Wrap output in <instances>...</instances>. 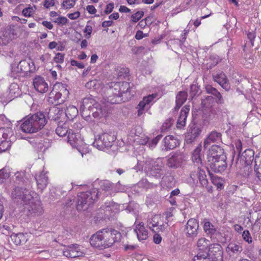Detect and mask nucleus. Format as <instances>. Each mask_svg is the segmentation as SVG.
<instances>
[{"mask_svg": "<svg viewBox=\"0 0 261 261\" xmlns=\"http://www.w3.org/2000/svg\"><path fill=\"white\" fill-rule=\"evenodd\" d=\"M121 233L112 228H105L98 231L90 238V243L92 246L100 249L109 248L115 242L120 241Z\"/></svg>", "mask_w": 261, "mask_h": 261, "instance_id": "nucleus-1", "label": "nucleus"}, {"mask_svg": "<svg viewBox=\"0 0 261 261\" xmlns=\"http://www.w3.org/2000/svg\"><path fill=\"white\" fill-rule=\"evenodd\" d=\"M110 92L107 101L112 104L119 103L128 100L132 96L129 83L127 82H112L110 85Z\"/></svg>", "mask_w": 261, "mask_h": 261, "instance_id": "nucleus-2", "label": "nucleus"}, {"mask_svg": "<svg viewBox=\"0 0 261 261\" xmlns=\"http://www.w3.org/2000/svg\"><path fill=\"white\" fill-rule=\"evenodd\" d=\"M47 123L44 114L38 112L24 119L21 124L22 131L25 133H34L44 127Z\"/></svg>", "mask_w": 261, "mask_h": 261, "instance_id": "nucleus-3", "label": "nucleus"}, {"mask_svg": "<svg viewBox=\"0 0 261 261\" xmlns=\"http://www.w3.org/2000/svg\"><path fill=\"white\" fill-rule=\"evenodd\" d=\"M99 192L96 189H92L86 192L80 193L77 195V209L86 210L93 204L98 197Z\"/></svg>", "mask_w": 261, "mask_h": 261, "instance_id": "nucleus-4", "label": "nucleus"}, {"mask_svg": "<svg viewBox=\"0 0 261 261\" xmlns=\"http://www.w3.org/2000/svg\"><path fill=\"white\" fill-rule=\"evenodd\" d=\"M68 94L69 91L65 85L62 83L56 84L49 94L48 101L55 105H59L64 102Z\"/></svg>", "mask_w": 261, "mask_h": 261, "instance_id": "nucleus-5", "label": "nucleus"}, {"mask_svg": "<svg viewBox=\"0 0 261 261\" xmlns=\"http://www.w3.org/2000/svg\"><path fill=\"white\" fill-rule=\"evenodd\" d=\"M33 194L34 193L32 194L27 187L18 186L13 189L11 197L13 199L17 200V202L21 200V202H22L24 204H28L32 200Z\"/></svg>", "mask_w": 261, "mask_h": 261, "instance_id": "nucleus-6", "label": "nucleus"}, {"mask_svg": "<svg viewBox=\"0 0 261 261\" xmlns=\"http://www.w3.org/2000/svg\"><path fill=\"white\" fill-rule=\"evenodd\" d=\"M221 248L218 244H210L206 252L198 253L194 257L193 261H217L216 253L220 251Z\"/></svg>", "mask_w": 261, "mask_h": 261, "instance_id": "nucleus-7", "label": "nucleus"}, {"mask_svg": "<svg viewBox=\"0 0 261 261\" xmlns=\"http://www.w3.org/2000/svg\"><path fill=\"white\" fill-rule=\"evenodd\" d=\"M115 139L114 135L111 133H102L95 138L93 145L99 150H103L111 147Z\"/></svg>", "mask_w": 261, "mask_h": 261, "instance_id": "nucleus-8", "label": "nucleus"}, {"mask_svg": "<svg viewBox=\"0 0 261 261\" xmlns=\"http://www.w3.org/2000/svg\"><path fill=\"white\" fill-rule=\"evenodd\" d=\"M214 98L211 96H206L201 99V105L204 109L202 117L204 121H208L213 119L216 115V110L213 108Z\"/></svg>", "mask_w": 261, "mask_h": 261, "instance_id": "nucleus-9", "label": "nucleus"}, {"mask_svg": "<svg viewBox=\"0 0 261 261\" xmlns=\"http://www.w3.org/2000/svg\"><path fill=\"white\" fill-rule=\"evenodd\" d=\"M97 100L92 96L86 97L83 99L80 111L82 116L87 121H93L90 116V110L95 106H98Z\"/></svg>", "mask_w": 261, "mask_h": 261, "instance_id": "nucleus-10", "label": "nucleus"}, {"mask_svg": "<svg viewBox=\"0 0 261 261\" xmlns=\"http://www.w3.org/2000/svg\"><path fill=\"white\" fill-rule=\"evenodd\" d=\"M243 251V247L240 243H229L226 248V252L229 258L232 260L237 259Z\"/></svg>", "mask_w": 261, "mask_h": 261, "instance_id": "nucleus-11", "label": "nucleus"}, {"mask_svg": "<svg viewBox=\"0 0 261 261\" xmlns=\"http://www.w3.org/2000/svg\"><path fill=\"white\" fill-rule=\"evenodd\" d=\"M35 70L34 63L29 62L26 60H22L19 62L16 67L12 66V71L16 73H28L33 72Z\"/></svg>", "mask_w": 261, "mask_h": 261, "instance_id": "nucleus-12", "label": "nucleus"}, {"mask_svg": "<svg viewBox=\"0 0 261 261\" xmlns=\"http://www.w3.org/2000/svg\"><path fill=\"white\" fill-rule=\"evenodd\" d=\"M202 128L200 125L196 124L191 125L185 136V141L187 143L190 144L194 142L201 134Z\"/></svg>", "mask_w": 261, "mask_h": 261, "instance_id": "nucleus-13", "label": "nucleus"}, {"mask_svg": "<svg viewBox=\"0 0 261 261\" xmlns=\"http://www.w3.org/2000/svg\"><path fill=\"white\" fill-rule=\"evenodd\" d=\"M199 224L198 221L194 219H189L186 226L185 232L188 237L195 238L198 234Z\"/></svg>", "mask_w": 261, "mask_h": 261, "instance_id": "nucleus-14", "label": "nucleus"}, {"mask_svg": "<svg viewBox=\"0 0 261 261\" xmlns=\"http://www.w3.org/2000/svg\"><path fill=\"white\" fill-rule=\"evenodd\" d=\"M226 159H221L213 160H208L210 166L212 170L217 173L223 172L227 168Z\"/></svg>", "mask_w": 261, "mask_h": 261, "instance_id": "nucleus-15", "label": "nucleus"}, {"mask_svg": "<svg viewBox=\"0 0 261 261\" xmlns=\"http://www.w3.org/2000/svg\"><path fill=\"white\" fill-rule=\"evenodd\" d=\"M14 38V30L10 27H7L0 32V45H8Z\"/></svg>", "mask_w": 261, "mask_h": 261, "instance_id": "nucleus-16", "label": "nucleus"}, {"mask_svg": "<svg viewBox=\"0 0 261 261\" xmlns=\"http://www.w3.org/2000/svg\"><path fill=\"white\" fill-rule=\"evenodd\" d=\"M63 255L68 258H75L82 256L84 253L81 251L77 244L68 246L63 250Z\"/></svg>", "mask_w": 261, "mask_h": 261, "instance_id": "nucleus-17", "label": "nucleus"}, {"mask_svg": "<svg viewBox=\"0 0 261 261\" xmlns=\"http://www.w3.org/2000/svg\"><path fill=\"white\" fill-rule=\"evenodd\" d=\"M190 177L195 180L198 178L200 184L203 187H206L208 185V180L206 178L204 168L198 167L196 171L193 172L190 174Z\"/></svg>", "mask_w": 261, "mask_h": 261, "instance_id": "nucleus-18", "label": "nucleus"}, {"mask_svg": "<svg viewBox=\"0 0 261 261\" xmlns=\"http://www.w3.org/2000/svg\"><path fill=\"white\" fill-rule=\"evenodd\" d=\"M226 159L224 149L218 145H213L209 151V160Z\"/></svg>", "mask_w": 261, "mask_h": 261, "instance_id": "nucleus-19", "label": "nucleus"}, {"mask_svg": "<svg viewBox=\"0 0 261 261\" xmlns=\"http://www.w3.org/2000/svg\"><path fill=\"white\" fill-rule=\"evenodd\" d=\"M213 79L218 83L226 91L230 89V85L226 75L223 72L213 75Z\"/></svg>", "mask_w": 261, "mask_h": 261, "instance_id": "nucleus-20", "label": "nucleus"}, {"mask_svg": "<svg viewBox=\"0 0 261 261\" xmlns=\"http://www.w3.org/2000/svg\"><path fill=\"white\" fill-rule=\"evenodd\" d=\"M33 85L38 92L44 93L47 91L48 86L44 79L40 76H36L33 80Z\"/></svg>", "mask_w": 261, "mask_h": 261, "instance_id": "nucleus-21", "label": "nucleus"}, {"mask_svg": "<svg viewBox=\"0 0 261 261\" xmlns=\"http://www.w3.org/2000/svg\"><path fill=\"white\" fill-rule=\"evenodd\" d=\"M100 188L104 191L103 196L112 195L113 193L118 192L119 190L117 188V186L108 180H104L101 182Z\"/></svg>", "mask_w": 261, "mask_h": 261, "instance_id": "nucleus-22", "label": "nucleus"}, {"mask_svg": "<svg viewBox=\"0 0 261 261\" xmlns=\"http://www.w3.org/2000/svg\"><path fill=\"white\" fill-rule=\"evenodd\" d=\"M253 160L255 161L254 151L252 149H246L240 157V162H243L244 166L251 165Z\"/></svg>", "mask_w": 261, "mask_h": 261, "instance_id": "nucleus-23", "label": "nucleus"}, {"mask_svg": "<svg viewBox=\"0 0 261 261\" xmlns=\"http://www.w3.org/2000/svg\"><path fill=\"white\" fill-rule=\"evenodd\" d=\"M183 161L182 155L180 153H175L167 161V165L169 168H177L181 166Z\"/></svg>", "mask_w": 261, "mask_h": 261, "instance_id": "nucleus-24", "label": "nucleus"}, {"mask_svg": "<svg viewBox=\"0 0 261 261\" xmlns=\"http://www.w3.org/2000/svg\"><path fill=\"white\" fill-rule=\"evenodd\" d=\"M163 144L165 149L168 150L174 149L179 145V143L178 140L174 136L169 135L164 139Z\"/></svg>", "mask_w": 261, "mask_h": 261, "instance_id": "nucleus-25", "label": "nucleus"}, {"mask_svg": "<svg viewBox=\"0 0 261 261\" xmlns=\"http://www.w3.org/2000/svg\"><path fill=\"white\" fill-rule=\"evenodd\" d=\"M29 237V234L28 233H12L11 239L16 245H21L27 242Z\"/></svg>", "mask_w": 261, "mask_h": 261, "instance_id": "nucleus-26", "label": "nucleus"}, {"mask_svg": "<svg viewBox=\"0 0 261 261\" xmlns=\"http://www.w3.org/2000/svg\"><path fill=\"white\" fill-rule=\"evenodd\" d=\"M190 111V106L186 105L180 111V115L177 121V127L181 128L186 124L187 116Z\"/></svg>", "mask_w": 261, "mask_h": 261, "instance_id": "nucleus-27", "label": "nucleus"}, {"mask_svg": "<svg viewBox=\"0 0 261 261\" xmlns=\"http://www.w3.org/2000/svg\"><path fill=\"white\" fill-rule=\"evenodd\" d=\"M107 114V110L102 107L99 103L98 106H95L90 110V116L96 119H100L103 116H106Z\"/></svg>", "mask_w": 261, "mask_h": 261, "instance_id": "nucleus-28", "label": "nucleus"}, {"mask_svg": "<svg viewBox=\"0 0 261 261\" xmlns=\"http://www.w3.org/2000/svg\"><path fill=\"white\" fill-rule=\"evenodd\" d=\"M164 167V164L161 159H158L154 161L150 168V174L154 176H160Z\"/></svg>", "mask_w": 261, "mask_h": 261, "instance_id": "nucleus-29", "label": "nucleus"}, {"mask_svg": "<svg viewBox=\"0 0 261 261\" xmlns=\"http://www.w3.org/2000/svg\"><path fill=\"white\" fill-rule=\"evenodd\" d=\"M134 231L136 233L139 241L145 240L148 237V231L146 230L144 224L142 222H140L136 225Z\"/></svg>", "mask_w": 261, "mask_h": 261, "instance_id": "nucleus-30", "label": "nucleus"}, {"mask_svg": "<svg viewBox=\"0 0 261 261\" xmlns=\"http://www.w3.org/2000/svg\"><path fill=\"white\" fill-rule=\"evenodd\" d=\"M221 140V134L216 130L212 131L204 141L203 145L205 148L211 143L217 142Z\"/></svg>", "mask_w": 261, "mask_h": 261, "instance_id": "nucleus-31", "label": "nucleus"}, {"mask_svg": "<svg viewBox=\"0 0 261 261\" xmlns=\"http://www.w3.org/2000/svg\"><path fill=\"white\" fill-rule=\"evenodd\" d=\"M28 204H30L28 210L31 213L39 215L43 213V208L40 201H34L33 198L32 200L30 201V203H28Z\"/></svg>", "mask_w": 261, "mask_h": 261, "instance_id": "nucleus-32", "label": "nucleus"}, {"mask_svg": "<svg viewBox=\"0 0 261 261\" xmlns=\"http://www.w3.org/2000/svg\"><path fill=\"white\" fill-rule=\"evenodd\" d=\"M35 179L39 189L43 190L46 187L48 184V177L44 171H42L39 175H36Z\"/></svg>", "mask_w": 261, "mask_h": 261, "instance_id": "nucleus-33", "label": "nucleus"}, {"mask_svg": "<svg viewBox=\"0 0 261 261\" xmlns=\"http://www.w3.org/2000/svg\"><path fill=\"white\" fill-rule=\"evenodd\" d=\"M71 130L69 129V124L67 122H60L56 129V133L59 136L64 137Z\"/></svg>", "mask_w": 261, "mask_h": 261, "instance_id": "nucleus-34", "label": "nucleus"}, {"mask_svg": "<svg viewBox=\"0 0 261 261\" xmlns=\"http://www.w3.org/2000/svg\"><path fill=\"white\" fill-rule=\"evenodd\" d=\"M207 93L211 94L216 97V102L218 103H223L224 101L221 93L211 85H207L205 87Z\"/></svg>", "mask_w": 261, "mask_h": 261, "instance_id": "nucleus-35", "label": "nucleus"}, {"mask_svg": "<svg viewBox=\"0 0 261 261\" xmlns=\"http://www.w3.org/2000/svg\"><path fill=\"white\" fill-rule=\"evenodd\" d=\"M187 99V93L185 91H180L176 97L175 110H178Z\"/></svg>", "mask_w": 261, "mask_h": 261, "instance_id": "nucleus-36", "label": "nucleus"}, {"mask_svg": "<svg viewBox=\"0 0 261 261\" xmlns=\"http://www.w3.org/2000/svg\"><path fill=\"white\" fill-rule=\"evenodd\" d=\"M254 163V171L256 176L259 180H261V152L255 156Z\"/></svg>", "mask_w": 261, "mask_h": 261, "instance_id": "nucleus-37", "label": "nucleus"}, {"mask_svg": "<svg viewBox=\"0 0 261 261\" xmlns=\"http://www.w3.org/2000/svg\"><path fill=\"white\" fill-rule=\"evenodd\" d=\"M197 245L199 249L198 253L206 252L210 245V241L204 238H201L198 240Z\"/></svg>", "mask_w": 261, "mask_h": 261, "instance_id": "nucleus-38", "label": "nucleus"}, {"mask_svg": "<svg viewBox=\"0 0 261 261\" xmlns=\"http://www.w3.org/2000/svg\"><path fill=\"white\" fill-rule=\"evenodd\" d=\"M65 114L69 120H72L77 116L78 110L75 106H69L67 108Z\"/></svg>", "mask_w": 261, "mask_h": 261, "instance_id": "nucleus-39", "label": "nucleus"}, {"mask_svg": "<svg viewBox=\"0 0 261 261\" xmlns=\"http://www.w3.org/2000/svg\"><path fill=\"white\" fill-rule=\"evenodd\" d=\"M201 151V145H199V146L197 147L194 149L192 154V161L194 163L197 164V165L199 164H201L202 163Z\"/></svg>", "mask_w": 261, "mask_h": 261, "instance_id": "nucleus-40", "label": "nucleus"}, {"mask_svg": "<svg viewBox=\"0 0 261 261\" xmlns=\"http://www.w3.org/2000/svg\"><path fill=\"white\" fill-rule=\"evenodd\" d=\"M203 229L205 232L208 235L212 236L216 232V229L214 225L207 221H204Z\"/></svg>", "mask_w": 261, "mask_h": 261, "instance_id": "nucleus-41", "label": "nucleus"}, {"mask_svg": "<svg viewBox=\"0 0 261 261\" xmlns=\"http://www.w3.org/2000/svg\"><path fill=\"white\" fill-rule=\"evenodd\" d=\"M15 182L19 186L27 187L28 180L24 177L23 172H17L15 174Z\"/></svg>", "mask_w": 261, "mask_h": 261, "instance_id": "nucleus-42", "label": "nucleus"}, {"mask_svg": "<svg viewBox=\"0 0 261 261\" xmlns=\"http://www.w3.org/2000/svg\"><path fill=\"white\" fill-rule=\"evenodd\" d=\"M155 97V95L152 94L144 97L143 100L139 102L138 106L141 107L142 108H146V110H147L150 107L149 106V103L152 101Z\"/></svg>", "mask_w": 261, "mask_h": 261, "instance_id": "nucleus-43", "label": "nucleus"}, {"mask_svg": "<svg viewBox=\"0 0 261 261\" xmlns=\"http://www.w3.org/2000/svg\"><path fill=\"white\" fill-rule=\"evenodd\" d=\"M220 61V59L216 55H212L209 58V61L206 63V68L207 69H212L216 66Z\"/></svg>", "mask_w": 261, "mask_h": 261, "instance_id": "nucleus-44", "label": "nucleus"}, {"mask_svg": "<svg viewBox=\"0 0 261 261\" xmlns=\"http://www.w3.org/2000/svg\"><path fill=\"white\" fill-rule=\"evenodd\" d=\"M10 176L9 171L4 168L0 170V185L4 182L5 180L8 178Z\"/></svg>", "mask_w": 261, "mask_h": 261, "instance_id": "nucleus-45", "label": "nucleus"}, {"mask_svg": "<svg viewBox=\"0 0 261 261\" xmlns=\"http://www.w3.org/2000/svg\"><path fill=\"white\" fill-rule=\"evenodd\" d=\"M159 216L154 215L148 221V226L150 229L158 226V224L159 223Z\"/></svg>", "mask_w": 261, "mask_h": 261, "instance_id": "nucleus-46", "label": "nucleus"}, {"mask_svg": "<svg viewBox=\"0 0 261 261\" xmlns=\"http://www.w3.org/2000/svg\"><path fill=\"white\" fill-rule=\"evenodd\" d=\"M75 2L76 0H64L62 7L65 9H70L74 6Z\"/></svg>", "mask_w": 261, "mask_h": 261, "instance_id": "nucleus-47", "label": "nucleus"}, {"mask_svg": "<svg viewBox=\"0 0 261 261\" xmlns=\"http://www.w3.org/2000/svg\"><path fill=\"white\" fill-rule=\"evenodd\" d=\"M68 142L71 144L73 145L76 143V140H77L76 138V135L75 133H73L72 130H71L69 132L68 134Z\"/></svg>", "mask_w": 261, "mask_h": 261, "instance_id": "nucleus-48", "label": "nucleus"}, {"mask_svg": "<svg viewBox=\"0 0 261 261\" xmlns=\"http://www.w3.org/2000/svg\"><path fill=\"white\" fill-rule=\"evenodd\" d=\"M199 91V88L196 85L193 84L191 86L190 95L192 99H193L196 95V94H198Z\"/></svg>", "mask_w": 261, "mask_h": 261, "instance_id": "nucleus-49", "label": "nucleus"}, {"mask_svg": "<svg viewBox=\"0 0 261 261\" xmlns=\"http://www.w3.org/2000/svg\"><path fill=\"white\" fill-rule=\"evenodd\" d=\"M11 230V226L9 224L0 225V232L3 234H7Z\"/></svg>", "mask_w": 261, "mask_h": 261, "instance_id": "nucleus-50", "label": "nucleus"}, {"mask_svg": "<svg viewBox=\"0 0 261 261\" xmlns=\"http://www.w3.org/2000/svg\"><path fill=\"white\" fill-rule=\"evenodd\" d=\"M143 15L144 12L143 11H138L137 12L132 15V20L134 22H137L143 16Z\"/></svg>", "mask_w": 261, "mask_h": 261, "instance_id": "nucleus-51", "label": "nucleus"}, {"mask_svg": "<svg viewBox=\"0 0 261 261\" xmlns=\"http://www.w3.org/2000/svg\"><path fill=\"white\" fill-rule=\"evenodd\" d=\"M243 240L248 243H251L252 239L250 235L249 231L248 230H245L243 231L242 234Z\"/></svg>", "mask_w": 261, "mask_h": 261, "instance_id": "nucleus-52", "label": "nucleus"}, {"mask_svg": "<svg viewBox=\"0 0 261 261\" xmlns=\"http://www.w3.org/2000/svg\"><path fill=\"white\" fill-rule=\"evenodd\" d=\"M68 19L65 17H60L55 19L54 21L59 25H64L67 22Z\"/></svg>", "mask_w": 261, "mask_h": 261, "instance_id": "nucleus-53", "label": "nucleus"}, {"mask_svg": "<svg viewBox=\"0 0 261 261\" xmlns=\"http://www.w3.org/2000/svg\"><path fill=\"white\" fill-rule=\"evenodd\" d=\"M55 62L62 63L64 62V55L60 53H57L54 59Z\"/></svg>", "mask_w": 261, "mask_h": 261, "instance_id": "nucleus-54", "label": "nucleus"}, {"mask_svg": "<svg viewBox=\"0 0 261 261\" xmlns=\"http://www.w3.org/2000/svg\"><path fill=\"white\" fill-rule=\"evenodd\" d=\"M93 29L92 26L87 25L84 29V32L86 33L87 34L85 35V37L86 38H89L91 36V33L92 32Z\"/></svg>", "mask_w": 261, "mask_h": 261, "instance_id": "nucleus-55", "label": "nucleus"}, {"mask_svg": "<svg viewBox=\"0 0 261 261\" xmlns=\"http://www.w3.org/2000/svg\"><path fill=\"white\" fill-rule=\"evenodd\" d=\"M71 65L72 66H77L80 69H83L85 67L84 64L83 63L79 62L74 60H72L71 61Z\"/></svg>", "mask_w": 261, "mask_h": 261, "instance_id": "nucleus-56", "label": "nucleus"}, {"mask_svg": "<svg viewBox=\"0 0 261 261\" xmlns=\"http://www.w3.org/2000/svg\"><path fill=\"white\" fill-rule=\"evenodd\" d=\"M114 5L113 3H111L108 4L105 10V13L107 14L111 13L114 9Z\"/></svg>", "mask_w": 261, "mask_h": 261, "instance_id": "nucleus-57", "label": "nucleus"}, {"mask_svg": "<svg viewBox=\"0 0 261 261\" xmlns=\"http://www.w3.org/2000/svg\"><path fill=\"white\" fill-rule=\"evenodd\" d=\"M80 13L79 11L70 13L68 15V17L72 20L76 19L80 17Z\"/></svg>", "mask_w": 261, "mask_h": 261, "instance_id": "nucleus-58", "label": "nucleus"}, {"mask_svg": "<svg viewBox=\"0 0 261 261\" xmlns=\"http://www.w3.org/2000/svg\"><path fill=\"white\" fill-rule=\"evenodd\" d=\"M55 5L54 0H45L44 2L43 6L46 8H48L50 7L53 6Z\"/></svg>", "mask_w": 261, "mask_h": 261, "instance_id": "nucleus-59", "label": "nucleus"}, {"mask_svg": "<svg viewBox=\"0 0 261 261\" xmlns=\"http://www.w3.org/2000/svg\"><path fill=\"white\" fill-rule=\"evenodd\" d=\"M40 59L42 62H48L50 59V55L49 54H45L42 55Z\"/></svg>", "mask_w": 261, "mask_h": 261, "instance_id": "nucleus-60", "label": "nucleus"}, {"mask_svg": "<svg viewBox=\"0 0 261 261\" xmlns=\"http://www.w3.org/2000/svg\"><path fill=\"white\" fill-rule=\"evenodd\" d=\"M147 35L143 34V32L141 31H138L135 35V38L137 40H140L142 39L144 37L146 36Z\"/></svg>", "mask_w": 261, "mask_h": 261, "instance_id": "nucleus-61", "label": "nucleus"}, {"mask_svg": "<svg viewBox=\"0 0 261 261\" xmlns=\"http://www.w3.org/2000/svg\"><path fill=\"white\" fill-rule=\"evenodd\" d=\"M247 37H248V39L250 40V41L251 43V45L253 46V41H254V38L255 37V33H253V32H249L248 33H247Z\"/></svg>", "mask_w": 261, "mask_h": 261, "instance_id": "nucleus-62", "label": "nucleus"}, {"mask_svg": "<svg viewBox=\"0 0 261 261\" xmlns=\"http://www.w3.org/2000/svg\"><path fill=\"white\" fill-rule=\"evenodd\" d=\"M86 10L90 14H94L96 12V9L92 5L87 6Z\"/></svg>", "mask_w": 261, "mask_h": 261, "instance_id": "nucleus-63", "label": "nucleus"}, {"mask_svg": "<svg viewBox=\"0 0 261 261\" xmlns=\"http://www.w3.org/2000/svg\"><path fill=\"white\" fill-rule=\"evenodd\" d=\"M32 10V9L31 8H25L23 9L22 12L23 15L26 17L30 16Z\"/></svg>", "mask_w": 261, "mask_h": 261, "instance_id": "nucleus-64", "label": "nucleus"}]
</instances>
